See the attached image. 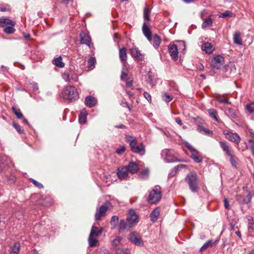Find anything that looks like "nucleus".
Returning a JSON list of instances; mask_svg holds the SVG:
<instances>
[{"label":"nucleus","instance_id":"obj_42","mask_svg":"<svg viewBox=\"0 0 254 254\" xmlns=\"http://www.w3.org/2000/svg\"><path fill=\"white\" fill-rule=\"evenodd\" d=\"M96 63V60L94 58H90L88 61V67L90 69H93L94 67V65Z\"/></svg>","mask_w":254,"mask_h":254},{"label":"nucleus","instance_id":"obj_31","mask_svg":"<svg viewBox=\"0 0 254 254\" xmlns=\"http://www.w3.org/2000/svg\"><path fill=\"white\" fill-rule=\"evenodd\" d=\"M132 227L131 225H129V223L126 222L124 220H121L119 223V229L120 231L124 230L126 229Z\"/></svg>","mask_w":254,"mask_h":254},{"label":"nucleus","instance_id":"obj_29","mask_svg":"<svg viewBox=\"0 0 254 254\" xmlns=\"http://www.w3.org/2000/svg\"><path fill=\"white\" fill-rule=\"evenodd\" d=\"M234 43L238 45H242V39L241 37V33L239 32H236L233 36Z\"/></svg>","mask_w":254,"mask_h":254},{"label":"nucleus","instance_id":"obj_17","mask_svg":"<svg viewBox=\"0 0 254 254\" xmlns=\"http://www.w3.org/2000/svg\"><path fill=\"white\" fill-rule=\"evenodd\" d=\"M219 144L221 148L227 156L230 155L232 153L230 147L227 142L226 141H219Z\"/></svg>","mask_w":254,"mask_h":254},{"label":"nucleus","instance_id":"obj_33","mask_svg":"<svg viewBox=\"0 0 254 254\" xmlns=\"http://www.w3.org/2000/svg\"><path fill=\"white\" fill-rule=\"evenodd\" d=\"M87 113L85 110H83L79 116V122L81 124H84L86 122Z\"/></svg>","mask_w":254,"mask_h":254},{"label":"nucleus","instance_id":"obj_14","mask_svg":"<svg viewBox=\"0 0 254 254\" xmlns=\"http://www.w3.org/2000/svg\"><path fill=\"white\" fill-rule=\"evenodd\" d=\"M130 51L132 57L140 61L143 60L144 55L141 53L137 48L135 47H132L130 49Z\"/></svg>","mask_w":254,"mask_h":254},{"label":"nucleus","instance_id":"obj_22","mask_svg":"<svg viewBox=\"0 0 254 254\" xmlns=\"http://www.w3.org/2000/svg\"><path fill=\"white\" fill-rule=\"evenodd\" d=\"M126 167L128 172L132 174L136 173L139 169L138 165L134 162H130Z\"/></svg>","mask_w":254,"mask_h":254},{"label":"nucleus","instance_id":"obj_64","mask_svg":"<svg viewBox=\"0 0 254 254\" xmlns=\"http://www.w3.org/2000/svg\"><path fill=\"white\" fill-rule=\"evenodd\" d=\"M249 133L250 134V136L252 137V138L254 137V132L252 129H249Z\"/></svg>","mask_w":254,"mask_h":254},{"label":"nucleus","instance_id":"obj_28","mask_svg":"<svg viewBox=\"0 0 254 254\" xmlns=\"http://www.w3.org/2000/svg\"><path fill=\"white\" fill-rule=\"evenodd\" d=\"M161 42V38L157 35L155 34L152 38L153 46L155 49H158Z\"/></svg>","mask_w":254,"mask_h":254},{"label":"nucleus","instance_id":"obj_57","mask_svg":"<svg viewBox=\"0 0 254 254\" xmlns=\"http://www.w3.org/2000/svg\"><path fill=\"white\" fill-rule=\"evenodd\" d=\"M125 151V147L124 146H122L120 148H118L116 150V153L118 154H121L123 153Z\"/></svg>","mask_w":254,"mask_h":254},{"label":"nucleus","instance_id":"obj_2","mask_svg":"<svg viewBox=\"0 0 254 254\" xmlns=\"http://www.w3.org/2000/svg\"><path fill=\"white\" fill-rule=\"evenodd\" d=\"M185 181L189 185L190 190L195 192L198 190V176L195 172H191L189 173L186 178Z\"/></svg>","mask_w":254,"mask_h":254},{"label":"nucleus","instance_id":"obj_12","mask_svg":"<svg viewBox=\"0 0 254 254\" xmlns=\"http://www.w3.org/2000/svg\"><path fill=\"white\" fill-rule=\"evenodd\" d=\"M162 156L167 162H172L176 161L173 152L168 149L163 150L162 152Z\"/></svg>","mask_w":254,"mask_h":254},{"label":"nucleus","instance_id":"obj_19","mask_svg":"<svg viewBox=\"0 0 254 254\" xmlns=\"http://www.w3.org/2000/svg\"><path fill=\"white\" fill-rule=\"evenodd\" d=\"M142 32L144 36L147 38V39L151 41L152 40L151 37V32L150 28L146 25L145 23H144L142 26Z\"/></svg>","mask_w":254,"mask_h":254},{"label":"nucleus","instance_id":"obj_44","mask_svg":"<svg viewBox=\"0 0 254 254\" xmlns=\"http://www.w3.org/2000/svg\"><path fill=\"white\" fill-rule=\"evenodd\" d=\"M173 98L167 92H165L162 95V99L165 102H169L172 100Z\"/></svg>","mask_w":254,"mask_h":254},{"label":"nucleus","instance_id":"obj_50","mask_svg":"<svg viewBox=\"0 0 254 254\" xmlns=\"http://www.w3.org/2000/svg\"><path fill=\"white\" fill-rule=\"evenodd\" d=\"M71 82L77 81L78 80V75L76 73L70 74Z\"/></svg>","mask_w":254,"mask_h":254},{"label":"nucleus","instance_id":"obj_35","mask_svg":"<svg viewBox=\"0 0 254 254\" xmlns=\"http://www.w3.org/2000/svg\"><path fill=\"white\" fill-rule=\"evenodd\" d=\"M151 8L147 6H146L144 9V18L147 21L150 20L149 15L151 13Z\"/></svg>","mask_w":254,"mask_h":254},{"label":"nucleus","instance_id":"obj_8","mask_svg":"<svg viewBox=\"0 0 254 254\" xmlns=\"http://www.w3.org/2000/svg\"><path fill=\"white\" fill-rule=\"evenodd\" d=\"M127 221L132 227L138 222V216L134 210L130 209L128 211L127 216Z\"/></svg>","mask_w":254,"mask_h":254},{"label":"nucleus","instance_id":"obj_46","mask_svg":"<svg viewBox=\"0 0 254 254\" xmlns=\"http://www.w3.org/2000/svg\"><path fill=\"white\" fill-rule=\"evenodd\" d=\"M230 158V162L232 166L234 167H236L237 165V162L236 160L235 156L233 155L232 153L230 154V155H228Z\"/></svg>","mask_w":254,"mask_h":254},{"label":"nucleus","instance_id":"obj_60","mask_svg":"<svg viewBox=\"0 0 254 254\" xmlns=\"http://www.w3.org/2000/svg\"><path fill=\"white\" fill-rule=\"evenodd\" d=\"M224 204L225 208L227 209H230V205L227 198H225L224 199Z\"/></svg>","mask_w":254,"mask_h":254},{"label":"nucleus","instance_id":"obj_27","mask_svg":"<svg viewBox=\"0 0 254 254\" xmlns=\"http://www.w3.org/2000/svg\"><path fill=\"white\" fill-rule=\"evenodd\" d=\"M191 158L196 162L199 163L202 160V158L199 153L196 150L192 152L191 154Z\"/></svg>","mask_w":254,"mask_h":254},{"label":"nucleus","instance_id":"obj_38","mask_svg":"<svg viewBox=\"0 0 254 254\" xmlns=\"http://www.w3.org/2000/svg\"><path fill=\"white\" fill-rule=\"evenodd\" d=\"M215 99L220 102V103H224L226 104H230V102H229L227 99H225L224 97V95L223 96H221L220 95H217L215 97Z\"/></svg>","mask_w":254,"mask_h":254},{"label":"nucleus","instance_id":"obj_41","mask_svg":"<svg viewBox=\"0 0 254 254\" xmlns=\"http://www.w3.org/2000/svg\"><path fill=\"white\" fill-rule=\"evenodd\" d=\"M63 79L67 82H70L71 79L70 76V73L68 71H64L62 74Z\"/></svg>","mask_w":254,"mask_h":254},{"label":"nucleus","instance_id":"obj_62","mask_svg":"<svg viewBox=\"0 0 254 254\" xmlns=\"http://www.w3.org/2000/svg\"><path fill=\"white\" fill-rule=\"evenodd\" d=\"M127 86L128 87H131L132 85V80H127L126 83Z\"/></svg>","mask_w":254,"mask_h":254},{"label":"nucleus","instance_id":"obj_34","mask_svg":"<svg viewBox=\"0 0 254 254\" xmlns=\"http://www.w3.org/2000/svg\"><path fill=\"white\" fill-rule=\"evenodd\" d=\"M20 247V245L19 243H15L11 248L10 254H18L19 253Z\"/></svg>","mask_w":254,"mask_h":254},{"label":"nucleus","instance_id":"obj_13","mask_svg":"<svg viewBox=\"0 0 254 254\" xmlns=\"http://www.w3.org/2000/svg\"><path fill=\"white\" fill-rule=\"evenodd\" d=\"M168 51L172 59L177 61L178 58V49L175 44H171L168 46Z\"/></svg>","mask_w":254,"mask_h":254},{"label":"nucleus","instance_id":"obj_51","mask_svg":"<svg viewBox=\"0 0 254 254\" xmlns=\"http://www.w3.org/2000/svg\"><path fill=\"white\" fill-rule=\"evenodd\" d=\"M31 181H32V182L33 183V184L36 187H38V188L41 189V188H43V186L40 183L38 182L37 181H36V180H35L34 179H31Z\"/></svg>","mask_w":254,"mask_h":254},{"label":"nucleus","instance_id":"obj_53","mask_svg":"<svg viewBox=\"0 0 254 254\" xmlns=\"http://www.w3.org/2000/svg\"><path fill=\"white\" fill-rule=\"evenodd\" d=\"M249 143L250 144L251 149L252 150L253 154L254 155V140L253 139H250L249 140Z\"/></svg>","mask_w":254,"mask_h":254},{"label":"nucleus","instance_id":"obj_48","mask_svg":"<svg viewBox=\"0 0 254 254\" xmlns=\"http://www.w3.org/2000/svg\"><path fill=\"white\" fill-rule=\"evenodd\" d=\"M13 126L19 133H23L24 132L23 130L21 128L20 126L16 124V123H13Z\"/></svg>","mask_w":254,"mask_h":254},{"label":"nucleus","instance_id":"obj_10","mask_svg":"<svg viewBox=\"0 0 254 254\" xmlns=\"http://www.w3.org/2000/svg\"><path fill=\"white\" fill-rule=\"evenodd\" d=\"M223 134L225 135L226 139L238 145L241 140V138L237 133L228 130H224Z\"/></svg>","mask_w":254,"mask_h":254},{"label":"nucleus","instance_id":"obj_63","mask_svg":"<svg viewBox=\"0 0 254 254\" xmlns=\"http://www.w3.org/2000/svg\"><path fill=\"white\" fill-rule=\"evenodd\" d=\"M175 121L180 126H182V121H181V120L180 118H176L175 119Z\"/></svg>","mask_w":254,"mask_h":254},{"label":"nucleus","instance_id":"obj_47","mask_svg":"<svg viewBox=\"0 0 254 254\" xmlns=\"http://www.w3.org/2000/svg\"><path fill=\"white\" fill-rule=\"evenodd\" d=\"M122 238L120 237H117L113 241L112 245L114 246H118L121 242Z\"/></svg>","mask_w":254,"mask_h":254},{"label":"nucleus","instance_id":"obj_18","mask_svg":"<svg viewBox=\"0 0 254 254\" xmlns=\"http://www.w3.org/2000/svg\"><path fill=\"white\" fill-rule=\"evenodd\" d=\"M15 25V23L8 18H0V26L2 27H5L8 26H14Z\"/></svg>","mask_w":254,"mask_h":254},{"label":"nucleus","instance_id":"obj_1","mask_svg":"<svg viewBox=\"0 0 254 254\" xmlns=\"http://www.w3.org/2000/svg\"><path fill=\"white\" fill-rule=\"evenodd\" d=\"M62 96L64 99L70 102L77 100L79 98L77 89L73 86H67L62 91Z\"/></svg>","mask_w":254,"mask_h":254},{"label":"nucleus","instance_id":"obj_45","mask_svg":"<svg viewBox=\"0 0 254 254\" xmlns=\"http://www.w3.org/2000/svg\"><path fill=\"white\" fill-rule=\"evenodd\" d=\"M127 74H128L127 69L125 68H123L122 69V75L121 76V80H123V81L125 80V79H126V78L127 76Z\"/></svg>","mask_w":254,"mask_h":254},{"label":"nucleus","instance_id":"obj_20","mask_svg":"<svg viewBox=\"0 0 254 254\" xmlns=\"http://www.w3.org/2000/svg\"><path fill=\"white\" fill-rule=\"evenodd\" d=\"M201 49L207 54H211L214 50V46L210 43H204L201 46Z\"/></svg>","mask_w":254,"mask_h":254},{"label":"nucleus","instance_id":"obj_15","mask_svg":"<svg viewBox=\"0 0 254 254\" xmlns=\"http://www.w3.org/2000/svg\"><path fill=\"white\" fill-rule=\"evenodd\" d=\"M129 172L126 167H121L118 169V176L121 179H126L128 174Z\"/></svg>","mask_w":254,"mask_h":254},{"label":"nucleus","instance_id":"obj_26","mask_svg":"<svg viewBox=\"0 0 254 254\" xmlns=\"http://www.w3.org/2000/svg\"><path fill=\"white\" fill-rule=\"evenodd\" d=\"M245 110L247 114L254 116V102L247 104L245 106Z\"/></svg>","mask_w":254,"mask_h":254},{"label":"nucleus","instance_id":"obj_37","mask_svg":"<svg viewBox=\"0 0 254 254\" xmlns=\"http://www.w3.org/2000/svg\"><path fill=\"white\" fill-rule=\"evenodd\" d=\"M207 111L209 113V116L213 118L214 120H215L216 121H218V119L217 117V112L215 110H214V109H209L207 110Z\"/></svg>","mask_w":254,"mask_h":254},{"label":"nucleus","instance_id":"obj_11","mask_svg":"<svg viewBox=\"0 0 254 254\" xmlns=\"http://www.w3.org/2000/svg\"><path fill=\"white\" fill-rule=\"evenodd\" d=\"M129 240L134 245L138 246H143V242L139 234L135 232L130 233L129 235Z\"/></svg>","mask_w":254,"mask_h":254},{"label":"nucleus","instance_id":"obj_3","mask_svg":"<svg viewBox=\"0 0 254 254\" xmlns=\"http://www.w3.org/2000/svg\"><path fill=\"white\" fill-rule=\"evenodd\" d=\"M127 140L129 143L131 150L136 153L143 155L145 153L144 146L142 143H138L137 141L131 136H127Z\"/></svg>","mask_w":254,"mask_h":254},{"label":"nucleus","instance_id":"obj_4","mask_svg":"<svg viewBox=\"0 0 254 254\" xmlns=\"http://www.w3.org/2000/svg\"><path fill=\"white\" fill-rule=\"evenodd\" d=\"M161 188L159 186H156L149 192L148 200L150 203L156 204L161 200Z\"/></svg>","mask_w":254,"mask_h":254},{"label":"nucleus","instance_id":"obj_21","mask_svg":"<svg viewBox=\"0 0 254 254\" xmlns=\"http://www.w3.org/2000/svg\"><path fill=\"white\" fill-rule=\"evenodd\" d=\"M80 36L81 43L86 44L87 45L89 46L91 39L89 35L84 32H82L81 33Z\"/></svg>","mask_w":254,"mask_h":254},{"label":"nucleus","instance_id":"obj_16","mask_svg":"<svg viewBox=\"0 0 254 254\" xmlns=\"http://www.w3.org/2000/svg\"><path fill=\"white\" fill-rule=\"evenodd\" d=\"M119 57L121 61L125 66L127 61V49L126 48L124 47L120 49Z\"/></svg>","mask_w":254,"mask_h":254},{"label":"nucleus","instance_id":"obj_39","mask_svg":"<svg viewBox=\"0 0 254 254\" xmlns=\"http://www.w3.org/2000/svg\"><path fill=\"white\" fill-rule=\"evenodd\" d=\"M12 109L14 114L16 116L17 118L22 119L23 117V114L21 112V111L19 109H17L15 107H12Z\"/></svg>","mask_w":254,"mask_h":254},{"label":"nucleus","instance_id":"obj_49","mask_svg":"<svg viewBox=\"0 0 254 254\" xmlns=\"http://www.w3.org/2000/svg\"><path fill=\"white\" fill-rule=\"evenodd\" d=\"M119 220V218L117 216H113L112 218V220L111 221V225H114L115 226L116 225V224L118 223Z\"/></svg>","mask_w":254,"mask_h":254},{"label":"nucleus","instance_id":"obj_32","mask_svg":"<svg viewBox=\"0 0 254 254\" xmlns=\"http://www.w3.org/2000/svg\"><path fill=\"white\" fill-rule=\"evenodd\" d=\"M203 20V22L201 25V27L202 29H204L206 27H210L212 25L213 20L210 17H209L208 18H205Z\"/></svg>","mask_w":254,"mask_h":254},{"label":"nucleus","instance_id":"obj_24","mask_svg":"<svg viewBox=\"0 0 254 254\" xmlns=\"http://www.w3.org/2000/svg\"><path fill=\"white\" fill-rule=\"evenodd\" d=\"M85 103L88 107H92L96 105L97 100L94 97L89 96L85 98Z\"/></svg>","mask_w":254,"mask_h":254},{"label":"nucleus","instance_id":"obj_7","mask_svg":"<svg viewBox=\"0 0 254 254\" xmlns=\"http://www.w3.org/2000/svg\"><path fill=\"white\" fill-rule=\"evenodd\" d=\"M225 63L224 58L221 55H217L213 58L211 61V66L215 69H220Z\"/></svg>","mask_w":254,"mask_h":254},{"label":"nucleus","instance_id":"obj_36","mask_svg":"<svg viewBox=\"0 0 254 254\" xmlns=\"http://www.w3.org/2000/svg\"><path fill=\"white\" fill-rule=\"evenodd\" d=\"M216 244V243H213L211 240H209L207 242H206L204 244V245L202 246V247L200 249L201 251H203L205 250L207 248L210 247H212L214 245H215Z\"/></svg>","mask_w":254,"mask_h":254},{"label":"nucleus","instance_id":"obj_55","mask_svg":"<svg viewBox=\"0 0 254 254\" xmlns=\"http://www.w3.org/2000/svg\"><path fill=\"white\" fill-rule=\"evenodd\" d=\"M148 173H149L148 170L145 169V170H143L141 172V177L142 178H146V177H147L148 176Z\"/></svg>","mask_w":254,"mask_h":254},{"label":"nucleus","instance_id":"obj_54","mask_svg":"<svg viewBox=\"0 0 254 254\" xmlns=\"http://www.w3.org/2000/svg\"><path fill=\"white\" fill-rule=\"evenodd\" d=\"M207 14V10L203 9L200 12V16L202 19H204V17Z\"/></svg>","mask_w":254,"mask_h":254},{"label":"nucleus","instance_id":"obj_5","mask_svg":"<svg viewBox=\"0 0 254 254\" xmlns=\"http://www.w3.org/2000/svg\"><path fill=\"white\" fill-rule=\"evenodd\" d=\"M103 228L98 230L97 227L93 226L88 238V242L91 247H94L97 246L98 241L96 237L99 236L102 232Z\"/></svg>","mask_w":254,"mask_h":254},{"label":"nucleus","instance_id":"obj_58","mask_svg":"<svg viewBox=\"0 0 254 254\" xmlns=\"http://www.w3.org/2000/svg\"><path fill=\"white\" fill-rule=\"evenodd\" d=\"M116 254H127V251L122 249H118L117 250Z\"/></svg>","mask_w":254,"mask_h":254},{"label":"nucleus","instance_id":"obj_23","mask_svg":"<svg viewBox=\"0 0 254 254\" xmlns=\"http://www.w3.org/2000/svg\"><path fill=\"white\" fill-rule=\"evenodd\" d=\"M196 129L199 132L204 134L208 136L211 137L213 136V133L212 131L205 128L202 126H198Z\"/></svg>","mask_w":254,"mask_h":254},{"label":"nucleus","instance_id":"obj_43","mask_svg":"<svg viewBox=\"0 0 254 254\" xmlns=\"http://www.w3.org/2000/svg\"><path fill=\"white\" fill-rule=\"evenodd\" d=\"M15 31V28L13 26H8L5 27L4 29V32L6 34H12Z\"/></svg>","mask_w":254,"mask_h":254},{"label":"nucleus","instance_id":"obj_9","mask_svg":"<svg viewBox=\"0 0 254 254\" xmlns=\"http://www.w3.org/2000/svg\"><path fill=\"white\" fill-rule=\"evenodd\" d=\"M111 206L109 202L105 203L101 206L99 208L97 209L95 214V218L96 220H99L101 217L105 216L107 210Z\"/></svg>","mask_w":254,"mask_h":254},{"label":"nucleus","instance_id":"obj_59","mask_svg":"<svg viewBox=\"0 0 254 254\" xmlns=\"http://www.w3.org/2000/svg\"><path fill=\"white\" fill-rule=\"evenodd\" d=\"M144 97L148 101H151V95L147 92H144L143 93Z\"/></svg>","mask_w":254,"mask_h":254},{"label":"nucleus","instance_id":"obj_61","mask_svg":"<svg viewBox=\"0 0 254 254\" xmlns=\"http://www.w3.org/2000/svg\"><path fill=\"white\" fill-rule=\"evenodd\" d=\"M186 166L185 165L180 164V165H178L175 168L174 172H176L177 171L178 169H179L180 168H186Z\"/></svg>","mask_w":254,"mask_h":254},{"label":"nucleus","instance_id":"obj_52","mask_svg":"<svg viewBox=\"0 0 254 254\" xmlns=\"http://www.w3.org/2000/svg\"><path fill=\"white\" fill-rule=\"evenodd\" d=\"M185 146L191 152V153L196 150L192 145L188 142L185 143Z\"/></svg>","mask_w":254,"mask_h":254},{"label":"nucleus","instance_id":"obj_25","mask_svg":"<svg viewBox=\"0 0 254 254\" xmlns=\"http://www.w3.org/2000/svg\"><path fill=\"white\" fill-rule=\"evenodd\" d=\"M160 213V208L159 207H157L154 209L153 211L151 213L150 215L151 220L153 222H156L158 219Z\"/></svg>","mask_w":254,"mask_h":254},{"label":"nucleus","instance_id":"obj_30","mask_svg":"<svg viewBox=\"0 0 254 254\" xmlns=\"http://www.w3.org/2000/svg\"><path fill=\"white\" fill-rule=\"evenodd\" d=\"M53 64L60 68H63L64 66V64L63 62L62 58L61 56L55 59L53 61Z\"/></svg>","mask_w":254,"mask_h":254},{"label":"nucleus","instance_id":"obj_40","mask_svg":"<svg viewBox=\"0 0 254 254\" xmlns=\"http://www.w3.org/2000/svg\"><path fill=\"white\" fill-rule=\"evenodd\" d=\"M235 14L231 12L229 10H226L223 13H221L219 15V17L225 18L226 17H234Z\"/></svg>","mask_w":254,"mask_h":254},{"label":"nucleus","instance_id":"obj_6","mask_svg":"<svg viewBox=\"0 0 254 254\" xmlns=\"http://www.w3.org/2000/svg\"><path fill=\"white\" fill-rule=\"evenodd\" d=\"M252 196L247 190H244L243 192L236 196V200L240 204H247L251 201Z\"/></svg>","mask_w":254,"mask_h":254},{"label":"nucleus","instance_id":"obj_56","mask_svg":"<svg viewBox=\"0 0 254 254\" xmlns=\"http://www.w3.org/2000/svg\"><path fill=\"white\" fill-rule=\"evenodd\" d=\"M254 225V221L253 219H249V223H248V229L249 230H253V226Z\"/></svg>","mask_w":254,"mask_h":254}]
</instances>
